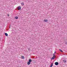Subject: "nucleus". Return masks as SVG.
Masks as SVG:
<instances>
[{
    "label": "nucleus",
    "mask_w": 67,
    "mask_h": 67,
    "mask_svg": "<svg viewBox=\"0 0 67 67\" xmlns=\"http://www.w3.org/2000/svg\"><path fill=\"white\" fill-rule=\"evenodd\" d=\"M21 9V7L20 6H19L18 8V10H20Z\"/></svg>",
    "instance_id": "obj_1"
},
{
    "label": "nucleus",
    "mask_w": 67,
    "mask_h": 67,
    "mask_svg": "<svg viewBox=\"0 0 67 67\" xmlns=\"http://www.w3.org/2000/svg\"><path fill=\"white\" fill-rule=\"evenodd\" d=\"M44 22H48V19H44Z\"/></svg>",
    "instance_id": "obj_2"
},
{
    "label": "nucleus",
    "mask_w": 67,
    "mask_h": 67,
    "mask_svg": "<svg viewBox=\"0 0 67 67\" xmlns=\"http://www.w3.org/2000/svg\"><path fill=\"white\" fill-rule=\"evenodd\" d=\"M55 56H53L52 58H51V59L53 60L55 58Z\"/></svg>",
    "instance_id": "obj_3"
},
{
    "label": "nucleus",
    "mask_w": 67,
    "mask_h": 67,
    "mask_svg": "<svg viewBox=\"0 0 67 67\" xmlns=\"http://www.w3.org/2000/svg\"><path fill=\"white\" fill-rule=\"evenodd\" d=\"M55 65H58V63L57 62L55 63Z\"/></svg>",
    "instance_id": "obj_4"
},
{
    "label": "nucleus",
    "mask_w": 67,
    "mask_h": 67,
    "mask_svg": "<svg viewBox=\"0 0 67 67\" xmlns=\"http://www.w3.org/2000/svg\"><path fill=\"white\" fill-rule=\"evenodd\" d=\"M21 4L22 6H23V5H24V3L23 2H22L21 3Z\"/></svg>",
    "instance_id": "obj_5"
},
{
    "label": "nucleus",
    "mask_w": 67,
    "mask_h": 67,
    "mask_svg": "<svg viewBox=\"0 0 67 67\" xmlns=\"http://www.w3.org/2000/svg\"><path fill=\"white\" fill-rule=\"evenodd\" d=\"M29 62L31 63V62H32V60L31 59H30L29 60Z\"/></svg>",
    "instance_id": "obj_6"
},
{
    "label": "nucleus",
    "mask_w": 67,
    "mask_h": 67,
    "mask_svg": "<svg viewBox=\"0 0 67 67\" xmlns=\"http://www.w3.org/2000/svg\"><path fill=\"white\" fill-rule=\"evenodd\" d=\"M30 64H31V62H28L27 63V64L28 65H30Z\"/></svg>",
    "instance_id": "obj_7"
},
{
    "label": "nucleus",
    "mask_w": 67,
    "mask_h": 67,
    "mask_svg": "<svg viewBox=\"0 0 67 67\" xmlns=\"http://www.w3.org/2000/svg\"><path fill=\"white\" fill-rule=\"evenodd\" d=\"M64 63H66V60H63Z\"/></svg>",
    "instance_id": "obj_8"
},
{
    "label": "nucleus",
    "mask_w": 67,
    "mask_h": 67,
    "mask_svg": "<svg viewBox=\"0 0 67 67\" xmlns=\"http://www.w3.org/2000/svg\"><path fill=\"white\" fill-rule=\"evenodd\" d=\"M53 63H52L51 65V66H50V67H52V66H53Z\"/></svg>",
    "instance_id": "obj_9"
},
{
    "label": "nucleus",
    "mask_w": 67,
    "mask_h": 67,
    "mask_svg": "<svg viewBox=\"0 0 67 67\" xmlns=\"http://www.w3.org/2000/svg\"><path fill=\"white\" fill-rule=\"evenodd\" d=\"M15 18L16 19H18V17L16 16L15 17Z\"/></svg>",
    "instance_id": "obj_10"
},
{
    "label": "nucleus",
    "mask_w": 67,
    "mask_h": 67,
    "mask_svg": "<svg viewBox=\"0 0 67 67\" xmlns=\"http://www.w3.org/2000/svg\"><path fill=\"white\" fill-rule=\"evenodd\" d=\"M5 36H8V34H7V33H5Z\"/></svg>",
    "instance_id": "obj_11"
},
{
    "label": "nucleus",
    "mask_w": 67,
    "mask_h": 67,
    "mask_svg": "<svg viewBox=\"0 0 67 67\" xmlns=\"http://www.w3.org/2000/svg\"><path fill=\"white\" fill-rule=\"evenodd\" d=\"M21 58H23V59H24V57L23 56H22L21 57Z\"/></svg>",
    "instance_id": "obj_12"
},
{
    "label": "nucleus",
    "mask_w": 67,
    "mask_h": 67,
    "mask_svg": "<svg viewBox=\"0 0 67 67\" xmlns=\"http://www.w3.org/2000/svg\"><path fill=\"white\" fill-rule=\"evenodd\" d=\"M59 51H60V52H63V51L62 50H61V49H59Z\"/></svg>",
    "instance_id": "obj_13"
},
{
    "label": "nucleus",
    "mask_w": 67,
    "mask_h": 67,
    "mask_svg": "<svg viewBox=\"0 0 67 67\" xmlns=\"http://www.w3.org/2000/svg\"><path fill=\"white\" fill-rule=\"evenodd\" d=\"M53 56H55V54L54 53L53 54Z\"/></svg>",
    "instance_id": "obj_14"
},
{
    "label": "nucleus",
    "mask_w": 67,
    "mask_h": 67,
    "mask_svg": "<svg viewBox=\"0 0 67 67\" xmlns=\"http://www.w3.org/2000/svg\"><path fill=\"white\" fill-rule=\"evenodd\" d=\"M66 44H67V42H66Z\"/></svg>",
    "instance_id": "obj_15"
},
{
    "label": "nucleus",
    "mask_w": 67,
    "mask_h": 67,
    "mask_svg": "<svg viewBox=\"0 0 67 67\" xmlns=\"http://www.w3.org/2000/svg\"><path fill=\"white\" fill-rule=\"evenodd\" d=\"M54 53H55V54L56 53V52H55Z\"/></svg>",
    "instance_id": "obj_16"
}]
</instances>
